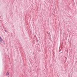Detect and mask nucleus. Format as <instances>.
I'll return each instance as SVG.
<instances>
[{
	"instance_id": "nucleus-1",
	"label": "nucleus",
	"mask_w": 77,
	"mask_h": 77,
	"mask_svg": "<svg viewBox=\"0 0 77 77\" xmlns=\"http://www.w3.org/2000/svg\"><path fill=\"white\" fill-rule=\"evenodd\" d=\"M3 39H2L1 38V37H0V44H1L2 42H3Z\"/></svg>"
},
{
	"instance_id": "nucleus-2",
	"label": "nucleus",
	"mask_w": 77,
	"mask_h": 77,
	"mask_svg": "<svg viewBox=\"0 0 77 77\" xmlns=\"http://www.w3.org/2000/svg\"><path fill=\"white\" fill-rule=\"evenodd\" d=\"M9 75V72H7L6 73V75Z\"/></svg>"
}]
</instances>
